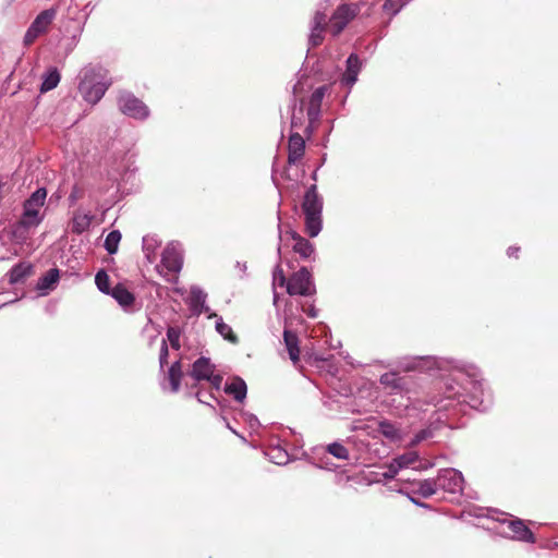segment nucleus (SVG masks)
Returning <instances> with one entry per match:
<instances>
[{
    "label": "nucleus",
    "mask_w": 558,
    "mask_h": 558,
    "mask_svg": "<svg viewBox=\"0 0 558 558\" xmlns=\"http://www.w3.org/2000/svg\"><path fill=\"white\" fill-rule=\"evenodd\" d=\"M111 84L112 80L109 77L106 69L102 66H89L84 70L78 90L87 102L96 105Z\"/></svg>",
    "instance_id": "obj_1"
},
{
    "label": "nucleus",
    "mask_w": 558,
    "mask_h": 558,
    "mask_svg": "<svg viewBox=\"0 0 558 558\" xmlns=\"http://www.w3.org/2000/svg\"><path fill=\"white\" fill-rule=\"evenodd\" d=\"M302 210L305 216V229L310 236H316L322 230L323 199L317 186L312 184L305 192Z\"/></svg>",
    "instance_id": "obj_2"
},
{
    "label": "nucleus",
    "mask_w": 558,
    "mask_h": 558,
    "mask_svg": "<svg viewBox=\"0 0 558 558\" xmlns=\"http://www.w3.org/2000/svg\"><path fill=\"white\" fill-rule=\"evenodd\" d=\"M47 191L44 187L36 190L25 202L20 225L25 228L38 226L41 222L40 209L45 204Z\"/></svg>",
    "instance_id": "obj_3"
},
{
    "label": "nucleus",
    "mask_w": 558,
    "mask_h": 558,
    "mask_svg": "<svg viewBox=\"0 0 558 558\" xmlns=\"http://www.w3.org/2000/svg\"><path fill=\"white\" fill-rule=\"evenodd\" d=\"M447 476H450V480L453 484L452 487H450V490H454L457 487H460L462 481L460 475H458L453 470H445L444 473L437 477V480L428 478L415 482L414 485L416 488L413 490V493L418 494L424 498H429L437 493L438 487H446L444 480Z\"/></svg>",
    "instance_id": "obj_4"
},
{
    "label": "nucleus",
    "mask_w": 558,
    "mask_h": 558,
    "mask_svg": "<svg viewBox=\"0 0 558 558\" xmlns=\"http://www.w3.org/2000/svg\"><path fill=\"white\" fill-rule=\"evenodd\" d=\"M216 366L210 362L208 357L201 356L192 365L190 376L196 381L206 380L210 387L219 390L222 376L215 374Z\"/></svg>",
    "instance_id": "obj_5"
},
{
    "label": "nucleus",
    "mask_w": 558,
    "mask_h": 558,
    "mask_svg": "<svg viewBox=\"0 0 558 558\" xmlns=\"http://www.w3.org/2000/svg\"><path fill=\"white\" fill-rule=\"evenodd\" d=\"M287 292L289 295L311 296L316 289L312 281L311 272L306 267L293 272L288 279Z\"/></svg>",
    "instance_id": "obj_6"
},
{
    "label": "nucleus",
    "mask_w": 558,
    "mask_h": 558,
    "mask_svg": "<svg viewBox=\"0 0 558 558\" xmlns=\"http://www.w3.org/2000/svg\"><path fill=\"white\" fill-rule=\"evenodd\" d=\"M118 105L123 114L133 119L145 120L149 116V109L144 101L130 92H120Z\"/></svg>",
    "instance_id": "obj_7"
},
{
    "label": "nucleus",
    "mask_w": 558,
    "mask_h": 558,
    "mask_svg": "<svg viewBox=\"0 0 558 558\" xmlns=\"http://www.w3.org/2000/svg\"><path fill=\"white\" fill-rule=\"evenodd\" d=\"M57 15L54 9L41 11L25 33L24 45L31 46L40 35L46 34Z\"/></svg>",
    "instance_id": "obj_8"
},
{
    "label": "nucleus",
    "mask_w": 558,
    "mask_h": 558,
    "mask_svg": "<svg viewBox=\"0 0 558 558\" xmlns=\"http://www.w3.org/2000/svg\"><path fill=\"white\" fill-rule=\"evenodd\" d=\"M357 4L339 5L329 20V29L333 36H338L347 27V25L359 14Z\"/></svg>",
    "instance_id": "obj_9"
},
{
    "label": "nucleus",
    "mask_w": 558,
    "mask_h": 558,
    "mask_svg": "<svg viewBox=\"0 0 558 558\" xmlns=\"http://www.w3.org/2000/svg\"><path fill=\"white\" fill-rule=\"evenodd\" d=\"M380 384L395 392H410L415 386L411 376H400L396 372H388L380 376Z\"/></svg>",
    "instance_id": "obj_10"
},
{
    "label": "nucleus",
    "mask_w": 558,
    "mask_h": 558,
    "mask_svg": "<svg viewBox=\"0 0 558 558\" xmlns=\"http://www.w3.org/2000/svg\"><path fill=\"white\" fill-rule=\"evenodd\" d=\"M326 92H327V86H320L312 93V95L310 97L308 106H307V118H308L307 129H312L314 123H316L318 121L319 116H320L323 99L325 97Z\"/></svg>",
    "instance_id": "obj_11"
},
{
    "label": "nucleus",
    "mask_w": 558,
    "mask_h": 558,
    "mask_svg": "<svg viewBox=\"0 0 558 558\" xmlns=\"http://www.w3.org/2000/svg\"><path fill=\"white\" fill-rule=\"evenodd\" d=\"M327 16L323 12H316L313 17V26L310 35V44L312 47H317L324 41V32L327 27Z\"/></svg>",
    "instance_id": "obj_12"
},
{
    "label": "nucleus",
    "mask_w": 558,
    "mask_h": 558,
    "mask_svg": "<svg viewBox=\"0 0 558 558\" xmlns=\"http://www.w3.org/2000/svg\"><path fill=\"white\" fill-rule=\"evenodd\" d=\"M305 141L299 133L291 134L288 144V162L296 163L304 156Z\"/></svg>",
    "instance_id": "obj_13"
},
{
    "label": "nucleus",
    "mask_w": 558,
    "mask_h": 558,
    "mask_svg": "<svg viewBox=\"0 0 558 558\" xmlns=\"http://www.w3.org/2000/svg\"><path fill=\"white\" fill-rule=\"evenodd\" d=\"M508 529L512 532L513 537L519 541L534 543L535 537L532 531L525 525L521 519H514L508 521Z\"/></svg>",
    "instance_id": "obj_14"
},
{
    "label": "nucleus",
    "mask_w": 558,
    "mask_h": 558,
    "mask_svg": "<svg viewBox=\"0 0 558 558\" xmlns=\"http://www.w3.org/2000/svg\"><path fill=\"white\" fill-rule=\"evenodd\" d=\"M361 70V62L355 53H351L347 59V69L342 76V82L349 86H352L356 80L357 74Z\"/></svg>",
    "instance_id": "obj_15"
},
{
    "label": "nucleus",
    "mask_w": 558,
    "mask_h": 558,
    "mask_svg": "<svg viewBox=\"0 0 558 558\" xmlns=\"http://www.w3.org/2000/svg\"><path fill=\"white\" fill-rule=\"evenodd\" d=\"M283 340L290 360L293 362V364H296L300 361V341L298 335L292 330L286 329L283 331Z\"/></svg>",
    "instance_id": "obj_16"
},
{
    "label": "nucleus",
    "mask_w": 558,
    "mask_h": 558,
    "mask_svg": "<svg viewBox=\"0 0 558 558\" xmlns=\"http://www.w3.org/2000/svg\"><path fill=\"white\" fill-rule=\"evenodd\" d=\"M247 387L245 381L240 377L232 378L230 384L225 387V392L233 396L236 401H243L246 397Z\"/></svg>",
    "instance_id": "obj_17"
},
{
    "label": "nucleus",
    "mask_w": 558,
    "mask_h": 558,
    "mask_svg": "<svg viewBox=\"0 0 558 558\" xmlns=\"http://www.w3.org/2000/svg\"><path fill=\"white\" fill-rule=\"evenodd\" d=\"M110 295L121 305V306H130L134 303L135 298L132 292H130L124 284L118 283Z\"/></svg>",
    "instance_id": "obj_18"
},
{
    "label": "nucleus",
    "mask_w": 558,
    "mask_h": 558,
    "mask_svg": "<svg viewBox=\"0 0 558 558\" xmlns=\"http://www.w3.org/2000/svg\"><path fill=\"white\" fill-rule=\"evenodd\" d=\"M33 275V266L28 263H19L10 271V283L22 282L25 278Z\"/></svg>",
    "instance_id": "obj_19"
},
{
    "label": "nucleus",
    "mask_w": 558,
    "mask_h": 558,
    "mask_svg": "<svg viewBox=\"0 0 558 558\" xmlns=\"http://www.w3.org/2000/svg\"><path fill=\"white\" fill-rule=\"evenodd\" d=\"M292 239L294 241V244L292 246L293 251L303 258L310 257L311 254L314 252V247L310 243V241L296 233L292 235Z\"/></svg>",
    "instance_id": "obj_20"
},
{
    "label": "nucleus",
    "mask_w": 558,
    "mask_h": 558,
    "mask_svg": "<svg viewBox=\"0 0 558 558\" xmlns=\"http://www.w3.org/2000/svg\"><path fill=\"white\" fill-rule=\"evenodd\" d=\"M182 377H183L182 364H181V361L179 360V361H175L174 363H172V365L170 366V368L168 371V379L170 381L171 390L173 392L179 391Z\"/></svg>",
    "instance_id": "obj_21"
},
{
    "label": "nucleus",
    "mask_w": 558,
    "mask_h": 558,
    "mask_svg": "<svg viewBox=\"0 0 558 558\" xmlns=\"http://www.w3.org/2000/svg\"><path fill=\"white\" fill-rule=\"evenodd\" d=\"M59 280V270L57 268L49 269L37 283V289L40 291H48L53 289Z\"/></svg>",
    "instance_id": "obj_22"
},
{
    "label": "nucleus",
    "mask_w": 558,
    "mask_h": 558,
    "mask_svg": "<svg viewBox=\"0 0 558 558\" xmlns=\"http://www.w3.org/2000/svg\"><path fill=\"white\" fill-rule=\"evenodd\" d=\"M378 432L391 441L401 440L400 429L397 428L392 423L388 421H381L378 424Z\"/></svg>",
    "instance_id": "obj_23"
},
{
    "label": "nucleus",
    "mask_w": 558,
    "mask_h": 558,
    "mask_svg": "<svg viewBox=\"0 0 558 558\" xmlns=\"http://www.w3.org/2000/svg\"><path fill=\"white\" fill-rule=\"evenodd\" d=\"M60 82V74L57 69H51L44 75V81L40 86L41 93H47L57 87Z\"/></svg>",
    "instance_id": "obj_24"
},
{
    "label": "nucleus",
    "mask_w": 558,
    "mask_h": 558,
    "mask_svg": "<svg viewBox=\"0 0 558 558\" xmlns=\"http://www.w3.org/2000/svg\"><path fill=\"white\" fill-rule=\"evenodd\" d=\"M162 264L172 272H179L182 267L181 258L174 252H166L162 256Z\"/></svg>",
    "instance_id": "obj_25"
},
{
    "label": "nucleus",
    "mask_w": 558,
    "mask_h": 558,
    "mask_svg": "<svg viewBox=\"0 0 558 558\" xmlns=\"http://www.w3.org/2000/svg\"><path fill=\"white\" fill-rule=\"evenodd\" d=\"M216 330L229 342L233 344L239 343V337L233 332L232 328L221 319L216 323Z\"/></svg>",
    "instance_id": "obj_26"
},
{
    "label": "nucleus",
    "mask_w": 558,
    "mask_h": 558,
    "mask_svg": "<svg viewBox=\"0 0 558 558\" xmlns=\"http://www.w3.org/2000/svg\"><path fill=\"white\" fill-rule=\"evenodd\" d=\"M121 238L122 235L119 230H112L111 232L108 233L105 240V248L109 254L117 253Z\"/></svg>",
    "instance_id": "obj_27"
},
{
    "label": "nucleus",
    "mask_w": 558,
    "mask_h": 558,
    "mask_svg": "<svg viewBox=\"0 0 558 558\" xmlns=\"http://www.w3.org/2000/svg\"><path fill=\"white\" fill-rule=\"evenodd\" d=\"M417 460H418V454L415 451H409V452H405V453L392 459V461L396 463L397 468H399L400 470L412 465Z\"/></svg>",
    "instance_id": "obj_28"
},
{
    "label": "nucleus",
    "mask_w": 558,
    "mask_h": 558,
    "mask_svg": "<svg viewBox=\"0 0 558 558\" xmlns=\"http://www.w3.org/2000/svg\"><path fill=\"white\" fill-rule=\"evenodd\" d=\"M95 282L97 288L106 294H110L112 289L110 288V278L108 274L101 269L96 274Z\"/></svg>",
    "instance_id": "obj_29"
},
{
    "label": "nucleus",
    "mask_w": 558,
    "mask_h": 558,
    "mask_svg": "<svg viewBox=\"0 0 558 558\" xmlns=\"http://www.w3.org/2000/svg\"><path fill=\"white\" fill-rule=\"evenodd\" d=\"M181 329L177 326H169L167 329V339L170 342V345L174 350H180Z\"/></svg>",
    "instance_id": "obj_30"
},
{
    "label": "nucleus",
    "mask_w": 558,
    "mask_h": 558,
    "mask_svg": "<svg viewBox=\"0 0 558 558\" xmlns=\"http://www.w3.org/2000/svg\"><path fill=\"white\" fill-rule=\"evenodd\" d=\"M327 451L338 459H341V460L349 459V450L343 445H341L339 442L330 444L327 447Z\"/></svg>",
    "instance_id": "obj_31"
},
{
    "label": "nucleus",
    "mask_w": 558,
    "mask_h": 558,
    "mask_svg": "<svg viewBox=\"0 0 558 558\" xmlns=\"http://www.w3.org/2000/svg\"><path fill=\"white\" fill-rule=\"evenodd\" d=\"M426 360L424 357H415L411 361L403 362L401 367L404 372H414L421 369V365Z\"/></svg>",
    "instance_id": "obj_32"
},
{
    "label": "nucleus",
    "mask_w": 558,
    "mask_h": 558,
    "mask_svg": "<svg viewBox=\"0 0 558 558\" xmlns=\"http://www.w3.org/2000/svg\"><path fill=\"white\" fill-rule=\"evenodd\" d=\"M407 0H387L384 3V9L386 11L391 12L392 14H396L400 11V9L404 5Z\"/></svg>",
    "instance_id": "obj_33"
},
{
    "label": "nucleus",
    "mask_w": 558,
    "mask_h": 558,
    "mask_svg": "<svg viewBox=\"0 0 558 558\" xmlns=\"http://www.w3.org/2000/svg\"><path fill=\"white\" fill-rule=\"evenodd\" d=\"M89 222H90V219L86 215L75 217L74 230L80 233V232L84 231L89 226Z\"/></svg>",
    "instance_id": "obj_34"
},
{
    "label": "nucleus",
    "mask_w": 558,
    "mask_h": 558,
    "mask_svg": "<svg viewBox=\"0 0 558 558\" xmlns=\"http://www.w3.org/2000/svg\"><path fill=\"white\" fill-rule=\"evenodd\" d=\"M288 279L281 268H277L274 272V284L279 287H287Z\"/></svg>",
    "instance_id": "obj_35"
},
{
    "label": "nucleus",
    "mask_w": 558,
    "mask_h": 558,
    "mask_svg": "<svg viewBox=\"0 0 558 558\" xmlns=\"http://www.w3.org/2000/svg\"><path fill=\"white\" fill-rule=\"evenodd\" d=\"M168 356H169V349H168L167 340H162L161 347H160V353H159L160 368H163V366L168 363Z\"/></svg>",
    "instance_id": "obj_36"
},
{
    "label": "nucleus",
    "mask_w": 558,
    "mask_h": 558,
    "mask_svg": "<svg viewBox=\"0 0 558 558\" xmlns=\"http://www.w3.org/2000/svg\"><path fill=\"white\" fill-rule=\"evenodd\" d=\"M386 468H387V471L383 474L384 478H386V480L395 478L396 475L400 471V469L397 468V465L393 461H391L389 464H387Z\"/></svg>",
    "instance_id": "obj_37"
},
{
    "label": "nucleus",
    "mask_w": 558,
    "mask_h": 558,
    "mask_svg": "<svg viewBox=\"0 0 558 558\" xmlns=\"http://www.w3.org/2000/svg\"><path fill=\"white\" fill-rule=\"evenodd\" d=\"M430 435L429 430L422 429L420 430L414 438L410 442V447H415L418 445L422 440L426 439Z\"/></svg>",
    "instance_id": "obj_38"
},
{
    "label": "nucleus",
    "mask_w": 558,
    "mask_h": 558,
    "mask_svg": "<svg viewBox=\"0 0 558 558\" xmlns=\"http://www.w3.org/2000/svg\"><path fill=\"white\" fill-rule=\"evenodd\" d=\"M300 114L301 117L298 118L295 113H293L291 118V126L292 128H301L302 126V114H303V108H300Z\"/></svg>",
    "instance_id": "obj_39"
},
{
    "label": "nucleus",
    "mask_w": 558,
    "mask_h": 558,
    "mask_svg": "<svg viewBox=\"0 0 558 558\" xmlns=\"http://www.w3.org/2000/svg\"><path fill=\"white\" fill-rule=\"evenodd\" d=\"M81 195V190L78 189L77 185H74L73 189H72V192L69 196V198L72 201V202H75Z\"/></svg>",
    "instance_id": "obj_40"
},
{
    "label": "nucleus",
    "mask_w": 558,
    "mask_h": 558,
    "mask_svg": "<svg viewBox=\"0 0 558 558\" xmlns=\"http://www.w3.org/2000/svg\"><path fill=\"white\" fill-rule=\"evenodd\" d=\"M520 247L518 246H510L507 251L509 257H519Z\"/></svg>",
    "instance_id": "obj_41"
},
{
    "label": "nucleus",
    "mask_w": 558,
    "mask_h": 558,
    "mask_svg": "<svg viewBox=\"0 0 558 558\" xmlns=\"http://www.w3.org/2000/svg\"><path fill=\"white\" fill-rule=\"evenodd\" d=\"M204 301V295L201 291L195 292V302Z\"/></svg>",
    "instance_id": "obj_42"
},
{
    "label": "nucleus",
    "mask_w": 558,
    "mask_h": 558,
    "mask_svg": "<svg viewBox=\"0 0 558 558\" xmlns=\"http://www.w3.org/2000/svg\"><path fill=\"white\" fill-rule=\"evenodd\" d=\"M197 398H198V401H202V398L199 396V392L196 393Z\"/></svg>",
    "instance_id": "obj_43"
}]
</instances>
